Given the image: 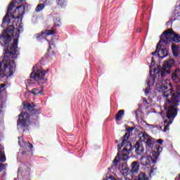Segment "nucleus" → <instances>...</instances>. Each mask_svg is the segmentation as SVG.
Instances as JSON below:
<instances>
[{"mask_svg":"<svg viewBox=\"0 0 180 180\" xmlns=\"http://www.w3.org/2000/svg\"><path fill=\"white\" fill-rule=\"evenodd\" d=\"M15 2H16V0H13L8 5L7 12L3 18L1 23V27H5L6 25L8 26V28L4 30L0 35V44L4 47V56L2 61L0 63V65H16L13 58H18V56H19V51H18V39H14L13 44L11 45L12 36H13L15 33V26L13 25H9L11 23V18H11V12H12L15 8Z\"/></svg>","mask_w":180,"mask_h":180,"instance_id":"nucleus-1","label":"nucleus"},{"mask_svg":"<svg viewBox=\"0 0 180 180\" xmlns=\"http://www.w3.org/2000/svg\"><path fill=\"white\" fill-rule=\"evenodd\" d=\"M158 91L163 94V96L167 98L165 104V110L166 111V117L169 120H174L178 115V108L180 103V91H174L169 81L164 82L162 85L158 87Z\"/></svg>","mask_w":180,"mask_h":180,"instance_id":"nucleus-2","label":"nucleus"},{"mask_svg":"<svg viewBox=\"0 0 180 180\" xmlns=\"http://www.w3.org/2000/svg\"><path fill=\"white\" fill-rule=\"evenodd\" d=\"M175 64V60L169 59L165 61L163 67L161 69L158 70L157 72L155 70L154 71V74L155 76L153 77L150 75L147 79V87L145 89V95L148 96L149 94L151 93V86L155 84V79H158L159 82L163 81L164 78H165V75L167 74H171V68H172V65Z\"/></svg>","mask_w":180,"mask_h":180,"instance_id":"nucleus-3","label":"nucleus"},{"mask_svg":"<svg viewBox=\"0 0 180 180\" xmlns=\"http://www.w3.org/2000/svg\"><path fill=\"white\" fill-rule=\"evenodd\" d=\"M129 139H130V134L125 133L124 136L122 138V144L117 145L118 152L112 161L113 165L111 166L112 168H116V167L119 165V162H120V161H126V160H129V154H130V151H133L131 142L127 141Z\"/></svg>","mask_w":180,"mask_h":180,"instance_id":"nucleus-4","label":"nucleus"},{"mask_svg":"<svg viewBox=\"0 0 180 180\" xmlns=\"http://www.w3.org/2000/svg\"><path fill=\"white\" fill-rule=\"evenodd\" d=\"M171 41L180 43V35L176 34L172 28H169L160 35V43H165L167 46L171 44Z\"/></svg>","mask_w":180,"mask_h":180,"instance_id":"nucleus-5","label":"nucleus"},{"mask_svg":"<svg viewBox=\"0 0 180 180\" xmlns=\"http://www.w3.org/2000/svg\"><path fill=\"white\" fill-rule=\"evenodd\" d=\"M50 71L49 68H47L46 70L43 68H38L33 67L32 72L30 74V78H33L34 81L37 82H40L41 80H44V77H46V74Z\"/></svg>","mask_w":180,"mask_h":180,"instance_id":"nucleus-6","label":"nucleus"},{"mask_svg":"<svg viewBox=\"0 0 180 180\" xmlns=\"http://www.w3.org/2000/svg\"><path fill=\"white\" fill-rule=\"evenodd\" d=\"M139 139L141 141H143L146 146V148L148 150H152L153 147H154V144H155V141L153 137L150 136V135L147 134V133L139 132L138 134Z\"/></svg>","mask_w":180,"mask_h":180,"instance_id":"nucleus-7","label":"nucleus"},{"mask_svg":"<svg viewBox=\"0 0 180 180\" xmlns=\"http://www.w3.org/2000/svg\"><path fill=\"white\" fill-rule=\"evenodd\" d=\"M17 126L20 129H26L29 126V114L27 112H20L17 120Z\"/></svg>","mask_w":180,"mask_h":180,"instance_id":"nucleus-8","label":"nucleus"},{"mask_svg":"<svg viewBox=\"0 0 180 180\" xmlns=\"http://www.w3.org/2000/svg\"><path fill=\"white\" fill-rule=\"evenodd\" d=\"M25 11L26 6L25 5H20L16 7L13 15L10 13V16H11L13 19H20V18H22L23 15H25Z\"/></svg>","mask_w":180,"mask_h":180,"instance_id":"nucleus-9","label":"nucleus"},{"mask_svg":"<svg viewBox=\"0 0 180 180\" xmlns=\"http://www.w3.org/2000/svg\"><path fill=\"white\" fill-rule=\"evenodd\" d=\"M139 171H140V162L137 160L132 162L129 167L130 176H131L132 179L136 178Z\"/></svg>","mask_w":180,"mask_h":180,"instance_id":"nucleus-10","label":"nucleus"},{"mask_svg":"<svg viewBox=\"0 0 180 180\" xmlns=\"http://www.w3.org/2000/svg\"><path fill=\"white\" fill-rule=\"evenodd\" d=\"M23 108L24 109H27L28 112H34V114H32L33 117H37L36 120L39 119V115H40V110L36 109V105L32 103V104H30L27 102H24L23 103Z\"/></svg>","mask_w":180,"mask_h":180,"instance_id":"nucleus-11","label":"nucleus"},{"mask_svg":"<svg viewBox=\"0 0 180 180\" xmlns=\"http://www.w3.org/2000/svg\"><path fill=\"white\" fill-rule=\"evenodd\" d=\"M151 162L152 164H155V162H157V161H154L153 155L142 156L140 158V164L142 167H148Z\"/></svg>","mask_w":180,"mask_h":180,"instance_id":"nucleus-12","label":"nucleus"},{"mask_svg":"<svg viewBox=\"0 0 180 180\" xmlns=\"http://www.w3.org/2000/svg\"><path fill=\"white\" fill-rule=\"evenodd\" d=\"M6 155H5V148L0 144V172H2L4 169H5V164L4 162H6Z\"/></svg>","mask_w":180,"mask_h":180,"instance_id":"nucleus-13","label":"nucleus"},{"mask_svg":"<svg viewBox=\"0 0 180 180\" xmlns=\"http://www.w3.org/2000/svg\"><path fill=\"white\" fill-rule=\"evenodd\" d=\"M161 43L164 42H159L157 44V50H158V56L160 58H165V57L168 56V51L165 49V48H162L163 46L161 44Z\"/></svg>","mask_w":180,"mask_h":180,"instance_id":"nucleus-14","label":"nucleus"},{"mask_svg":"<svg viewBox=\"0 0 180 180\" xmlns=\"http://www.w3.org/2000/svg\"><path fill=\"white\" fill-rule=\"evenodd\" d=\"M57 33V31L56 30V28L54 27H52V30H46L45 32H42L37 37V40H41V39H44V34H46V36H51L53 34H56Z\"/></svg>","mask_w":180,"mask_h":180,"instance_id":"nucleus-15","label":"nucleus"},{"mask_svg":"<svg viewBox=\"0 0 180 180\" xmlns=\"http://www.w3.org/2000/svg\"><path fill=\"white\" fill-rule=\"evenodd\" d=\"M132 148L133 150H134L135 148V153L136 155H141V154L144 153V148L143 147V145L141 144V142H140V141H136Z\"/></svg>","mask_w":180,"mask_h":180,"instance_id":"nucleus-16","label":"nucleus"},{"mask_svg":"<svg viewBox=\"0 0 180 180\" xmlns=\"http://www.w3.org/2000/svg\"><path fill=\"white\" fill-rule=\"evenodd\" d=\"M154 148L155 150L151 153V155L154 158L153 161H157V160H158V157L160 156V153L162 151V148L160 146V145H155Z\"/></svg>","mask_w":180,"mask_h":180,"instance_id":"nucleus-17","label":"nucleus"},{"mask_svg":"<svg viewBox=\"0 0 180 180\" xmlns=\"http://www.w3.org/2000/svg\"><path fill=\"white\" fill-rule=\"evenodd\" d=\"M172 79L175 84H179L180 82V70L176 69L172 75Z\"/></svg>","mask_w":180,"mask_h":180,"instance_id":"nucleus-18","label":"nucleus"},{"mask_svg":"<svg viewBox=\"0 0 180 180\" xmlns=\"http://www.w3.org/2000/svg\"><path fill=\"white\" fill-rule=\"evenodd\" d=\"M48 4H50V0H46L44 4H39L37 6V8L35 9L36 12H41L43 9H44V7Z\"/></svg>","mask_w":180,"mask_h":180,"instance_id":"nucleus-19","label":"nucleus"},{"mask_svg":"<svg viewBox=\"0 0 180 180\" xmlns=\"http://www.w3.org/2000/svg\"><path fill=\"white\" fill-rule=\"evenodd\" d=\"M44 87L41 86L40 88H34L31 91V94H32V95L34 96H37V95H41V94H43V91H44Z\"/></svg>","mask_w":180,"mask_h":180,"instance_id":"nucleus-20","label":"nucleus"},{"mask_svg":"<svg viewBox=\"0 0 180 180\" xmlns=\"http://www.w3.org/2000/svg\"><path fill=\"white\" fill-rule=\"evenodd\" d=\"M123 116H124V110H120L115 116L116 122H120L123 119Z\"/></svg>","mask_w":180,"mask_h":180,"instance_id":"nucleus-21","label":"nucleus"},{"mask_svg":"<svg viewBox=\"0 0 180 180\" xmlns=\"http://www.w3.org/2000/svg\"><path fill=\"white\" fill-rule=\"evenodd\" d=\"M150 179L146 174V172H141L138 175V179L136 180H149Z\"/></svg>","mask_w":180,"mask_h":180,"instance_id":"nucleus-22","label":"nucleus"},{"mask_svg":"<svg viewBox=\"0 0 180 180\" xmlns=\"http://www.w3.org/2000/svg\"><path fill=\"white\" fill-rule=\"evenodd\" d=\"M178 49H179V46H174V45L172 46V51L174 57H178L179 56V53L178 52Z\"/></svg>","mask_w":180,"mask_h":180,"instance_id":"nucleus-23","label":"nucleus"},{"mask_svg":"<svg viewBox=\"0 0 180 180\" xmlns=\"http://www.w3.org/2000/svg\"><path fill=\"white\" fill-rule=\"evenodd\" d=\"M120 172L124 176H127V175H130V168L127 167L125 169H122L120 170Z\"/></svg>","mask_w":180,"mask_h":180,"instance_id":"nucleus-24","label":"nucleus"},{"mask_svg":"<svg viewBox=\"0 0 180 180\" xmlns=\"http://www.w3.org/2000/svg\"><path fill=\"white\" fill-rule=\"evenodd\" d=\"M53 56H56V52L51 50V46H49V49L47 51V53L45 55V58H47L48 57H53Z\"/></svg>","mask_w":180,"mask_h":180,"instance_id":"nucleus-25","label":"nucleus"},{"mask_svg":"<svg viewBox=\"0 0 180 180\" xmlns=\"http://www.w3.org/2000/svg\"><path fill=\"white\" fill-rule=\"evenodd\" d=\"M58 1V5L60 8H65L67 6V1L65 0H56Z\"/></svg>","mask_w":180,"mask_h":180,"instance_id":"nucleus-26","label":"nucleus"},{"mask_svg":"<svg viewBox=\"0 0 180 180\" xmlns=\"http://www.w3.org/2000/svg\"><path fill=\"white\" fill-rule=\"evenodd\" d=\"M61 27V20L60 18H56L55 20H54V25L53 27Z\"/></svg>","mask_w":180,"mask_h":180,"instance_id":"nucleus-27","label":"nucleus"},{"mask_svg":"<svg viewBox=\"0 0 180 180\" xmlns=\"http://www.w3.org/2000/svg\"><path fill=\"white\" fill-rule=\"evenodd\" d=\"M172 124V121H169V122L165 125L163 131H167V130H169V126Z\"/></svg>","mask_w":180,"mask_h":180,"instance_id":"nucleus-28","label":"nucleus"},{"mask_svg":"<svg viewBox=\"0 0 180 180\" xmlns=\"http://www.w3.org/2000/svg\"><path fill=\"white\" fill-rule=\"evenodd\" d=\"M19 141H18V144L19 146H20V147H25V146H26V143H25V140H23V139L22 138H18Z\"/></svg>","mask_w":180,"mask_h":180,"instance_id":"nucleus-29","label":"nucleus"},{"mask_svg":"<svg viewBox=\"0 0 180 180\" xmlns=\"http://www.w3.org/2000/svg\"><path fill=\"white\" fill-rule=\"evenodd\" d=\"M126 168H129V166H127V163L126 162H122L121 167H119V171L120 169H124Z\"/></svg>","mask_w":180,"mask_h":180,"instance_id":"nucleus-30","label":"nucleus"},{"mask_svg":"<svg viewBox=\"0 0 180 180\" xmlns=\"http://www.w3.org/2000/svg\"><path fill=\"white\" fill-rule=\"evenodd\" d=\"M155 171H157V167H154V166L151 167L149 172L150 176L154 175V172H155Z\"/></svg>","mask_w":180,"mask_h":180,"instance_id":"nucleus-31","label":"nucleus"},{"mask_svg":"<svg viewBox=\"0 0 180 180\" xmlns=\"http://www.w3.org/2000/svg\"><path fill=\"white\" fill-rule=\"evenodd\" d=\"M134 127H127L126 128V131H127V132H126V133H129V137H130V131H133V130H134Z\"/></svg>","mask_w":180,"mask_h":180,"instance_id":"nucleus-32","label":"nucleus"},{"mask_svg":"<svg viewBox=\"0 0 180 180\" xmlns=\"http://www.w3.org/2000/svg\"><path fill=\"white\" fill-rule=\"evenodd\" d=\"M0 116H1V117H4V110H0ZM1 140H2V134L0 133V141Z\"/></svg>","mask_w":180,"mask_h":180,"instance_id":"nucleus-33","label":"nucleus"},{"mask_svg":"<svg viewBox=\"0 0 180 180\" xmlns=\"http://www.w3.org/2000/svg\"><path fill=\"white\" fill-rule=\"evenodd\" d=\"M143 106H147L148 105V101H147V98H143V103H142Z\"/></svg>","mask_w":180,"mask_h":180,"instance_id":"nucleus-34","label":"nucleus"},{"mask_svg":"<svg viewBox=\"0 0 180 180\" xmlns=\"http://www.w3.org/2000/svg\"><path fill=\"white\" fill-rule=\"evenodd\" d=\"M25 146H27V147L29 148H30L31 150L33 149V145L32 143H30V142H27V143H25Z\"/></svg>","mask_w":180,"mask_h":180,"instance_id":"nucleus-35","label":"nucleus"},{"mask_svg":"<svg viewBox=\"0 0 180 180\" xmlns=\"http://www.w3.org/2000/svg\"><path fill=\"white\" fill-rule=\"evenodd\" d=\"M17 32H18V33L23 32V27H22V25H19Z\"/></svg>","mask_w":180,"mask_h":180,"instance_id":"nucleus-36","label":"nucleus"},{"mask_svg":"<svg viewBox=\"0 0 180 180\" xmlns=\"http://www.w3.org/2000/svg\"><path fill=\"white\" fill-rule=\"evenodd\" d=\"M45 60H46V58H42L41 60L38 63V65L40 64H43L44 63Z\"/></svg>","mask_w":180,"mask_h":180,"instance_id":"nucleus-37","label":"nucleus"},{"mask_svg":"<svg viewBox=\"0 0 180 180\" xmlns=\"http://www.w3.org/2000/svg\"><path fill=\"white\" fill-rule=\"evenodd\" d=\"M155 143H158L159 144H162L164 141L162 139H158V141H155Z\"/></svg>","mask_w":180,"mask_h":180,"instance_id":"nucleus-38","label":"nucleus"},{"mask_svg":"<svg viewBox=\"0 0 180 180\" xmlns=\"http://www.w3.org/2000/svg\"><path fill=\"white\" fill-rule=\"evenodd\" d=\"M157 53H158V50H157V46H156V50H155V51L152 52L151 54H152V56H155V54H156Z\"/></svg>","mask_w":180,"mask_h":180,"instance_id":"nucleus-39","label":"nucleus"},{"mask_svg":"<svg viewBox=\"0 0 180 180\" xmlns=\"http://www.w3.org/2000/svg\"><path fill=\"white\" fill-rule=\"evenodd\" d=\"M5 86H6V84H0V89H2V88H5Z\"/></svg>","mask_w":180,"mask_h":180,"instance_id":"nucleus-40","label":"nucleus"},{"mask_svg":"<svg viewBox=\"0 0 180 180\" xmlns=\"http://www.w3.org/2000/svg\"><path fill=\"white\" fill-rule=\"evenodd\" d=\"M26 154H27V151H22L21 153V155H26Z\"/></svg>","mask_w":180,"mask_h":180,"instance_id":"nucleus-41","label":"nucleus"},{"mask_svg":"<svg viewBox=\"0 0 180 180\" xmlns=\"http://www.w3.org/2000/svg\"><path fill=\"white\" fill-rule=\"evenodd\" d=\"M175 180H180V174H179L178 177L175 178Z\"/></svg>","mask_w":180,"mask_h":180,"instance_id":"nucleus-42","label":"nucleus"},{"mask_svg":"<svg viewBox=\"0 0 180 180\" xmlns=\"http://www.w3.org/2000/svg\"><path fill=\"white\" fill-rule=\"evenodd\" d=\"M168 120H165V121H164V123H165V124H168Z\"/></svg>","mask_w":180,"mask_h":180,"instance_id":"nucleus-43","label":"nucleus"},{"mask_svg":"<svg viewBox=\"0 0 180 180\" xmlns=\"http://www.w3.org/2000/svg\"><path fill=\"white\" fill-rule=\"evenodd\" d=\"M4 104H2L1 106H0V108L2 109V108H4Z\"/></svg>","mask_w":180,"mask_h":180,"instance_id":"nucleus-44","label":"nucleus"},{"mask_svg":"<svg viewBox=\"0 0 180 180\" xmlns=\"http://www.w3.org/2000/svg\"><path fill=\"white\" fill-rule=\"evenodd\" d=\"M149 126H150V127H154L153 124H150Z\"/></svg>","mask_w":180,"mask_h":180,"instance_id":"nucleus-45","label":"nucleus"},{"mask_svg":"<svg viewBox=\"0 0 180 180\" xmlns=\"http://www.w3.org/2000/svg\"><path fill=\"white\" fill-rule=\"evenodd\" d=\"M117 143H119V141L116 140L115 143L117 144Z\"/></svg>","mask_w":180,"mask_h":180,"instance_id":"nucleus-46","label":"nucleus"},{"mask_svg":"<svg viewBox=\"0 0 180 180\" xmlns=\"http://www.w3.org/2000/svg\"><path fill=\"white\" fill-rule=\"evenodd\" d=\"M25 0H19L20 2H23Z\"/></svg>","mask_w":180,"mask_h":180,"instance_id":"nucleus-47","label":"nucleus"},{"mask_svg":"<svg viewBox=\"0 0 180 180\" xmlns=\"http://www.w3.org/2000/svg\"><path fill=\"white\" fill-rule=\"evenodd\" d=\"M44 81H49V79H44Z\"/></svg>","mask_w":180,"mask_h":180,"instance_id":"nucleus-48","label":"nucleus"},{"mask_svg":"<svg viewBox=\"0 0 180 180\" xmlns=\"http://www.w3.org/2000/svg\"><path fill=\"white\" fill-rule=\"evenodd\" d=\"M128 180H133L132 179H128Z\"/></svg>","mask_w":180,"mask_h":180,"instance_id":"nucleus-49","label":"nucleus"},{"mask_svg":"<svg viewBox=\"0 0 180 180\" xmlns=\"http://www.w3.org/2000/svg\"><path fill=\"white\" fill-rule=\"evenodd\" d=\"M168 23H169V22H167V24H168Z\"/></svg>","mask_w":180,"mask_h":180,"instance_id":"nucleus-50","label":"nucleus"}]
</instances>
